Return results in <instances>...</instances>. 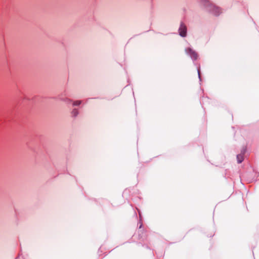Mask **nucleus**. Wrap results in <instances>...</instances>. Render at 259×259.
I'll return each instance as SVG.
<instances>
[{
  "instance_id": "1",
  "label": "nucleus",
  "mask_w": 259,
  "mask_h": 259,
  "mask_svg": "<svg viewBox=\"0 0 259 259\" xmlns=\"http://www.w3.org/2000/svg\"><path fill=\"white\" fill-rule=\"evenodd\" d=\"M201 2L204 5L206 6H209L210 7V10H212L214 15H218L222 12L220 8L213 5L208 0H201Z\"/></svg>"
},
{
  "instance_id": "2",
  "label": "nucleus",
  "mask_w": 259,
  "mask_h": 259,
  "mask_svg": "<svg viewBox=\"0 0 259 259\" xmlns=\"http://www.w3.org/2000/svg\"><path fill=\"white\" fill-rule=\"evenodd\" d=\"M186 53L189 55L193 60H196L198 58L197 53L193 49L190 48H188L185 49Z\"/></svg>"
},
{
  "instance_id": "3",
  "label": "nucleus",
  "mask_w": 259,
  "mask_h": 259,
  "mask_svg": "<svg viewBox=\"0 0 259 259\" xmlns=\"http://www.w3.org/2000/svg\"><path fill=\"white\" fill-rule=\"evenodd\" d=\"M180 35L183 37H185L187 34V27L186 25L183 23H181L180 27L179 29Z\"/></svg>"
},
{
  "instance_id": "4",
  "label": "nucleus",
  "mask_w": 259,
  "mask_h": 259,
  "mask_svg": "<svg viewBox=\"0 0 259 259\" xmlns=\"http://www.w3.org/2000/svg\"><path fill=\"white\" fill-rule=\"evenodd\" d=\"M245 153V150L241 152V153L237 155V159L238 163H241L244 160V154Z\"/></svg>"
},
{
  "instance_id": "5",
  "label": "nucleus",
  "mask_w": 259,
  "mask_h": 259,
  "mask_svg": "<svg viewBox=\"0 0 259 259\" xmlns=\"http://www.w3.org/2000/svg\"><path fill=\"white\" fill-rule=\"evenodd\" d=\"M72 115L76 116L78 114V111L76 109H73L71 112Z\"/></svg>"
},
{
  "instance_id": "6",
  "label": "nucleus",
  "mask_w": 259,
  "mask_h": 259,
  "mask_svg": "<svg viewBox=\"0 0 259 259\" xmlns=\"http://www.w3.org/2000/svg\"><path fill=\"white\" fill-rule=\"evenodd\" d=\"M81 101H76L75 102H74L73 103V105L74 106H77L81 104Z\"/></svg>"
}]
</instances>
